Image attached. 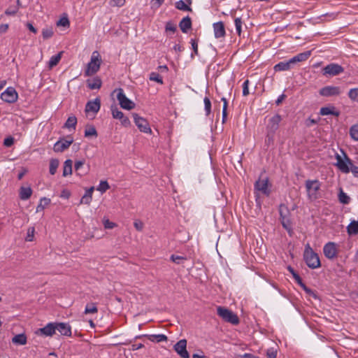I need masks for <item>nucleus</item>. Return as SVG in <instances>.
Segmentation results:
<instances>
[{
  "label": "nucleus",
  "mask_w": 358,
  "mask_h": 358,
  "mask_svg": "<svg viewBox=\"0 0 358 358\" xmlns=\"http://www.w3.org/2000/svg\"><path fill=\"white\" fill-rule=\"evenodd\" d=\"M63 52H59L58 54L53 55L50 57L48 62V67L49 69H52L54 66H57V64L61 60Z\"/></svg>",
  "instance_id": "obj_31"
},
{
  "label": "nucleus",
  "mask_w": 358,
  "mask_h": 358,
  "mask_svg": "<svg viewBox=\"0 0 358 358\" xmlns=\"http://www.w3.org/2000/svg\"><path fill=\"white\" fill-rule=\"evenodd\" d=\"M336 166L343 173H348L350 172V166L352 165L351 159L343 152V157L338 154L336 155Z\"/></svg>",
  "instance_id": "obj_7"
},
{
  "label": "nucleus",
  "mask_w": 358,
  "mask_h": 358,
  "mask_svg": "<svg viewBox=\"0 0 358 358\" xmlns=\"http://www.w3.org/2000/svg\"><path fill=\"white\" fill-rule=\"evenodd\" d=\"M338 199L341 203L348 204L350 202V197L342 190H340L338 194Z\"/></svg>",
  "instance_id": "obj_40"
},
{
  "label": "nucleus",
  "mask_w": 358,
  "mask_h": 358,
  "mask_svg": "<svg viewBox=\"0 0 358 358\" xmlns=\"http://www.w3.org/2000/svg\"><path fill=\"white\" fill-rule=\"evenodd\" d=\"M111 113L113 117L115 119L120 120L121 123L124 127H129L131 124L130 120L124 113L120 111L115 106H111Z\"/></svg>",
  "instance_id": "obj_12"
},
{
  "label": "nucleus",
  "mask_w": 358,
  "mask_h": 358,
  "mask_svg": "<svg viewBox=\"0 0 358 358\" xmlns=\"http://www.w3.org/2000/svg\"><path fill=\"white\" fill-rule=\"evenodd\" d=\"M98 312V308L95 303H91L87 304L85 309V314H94Z\"/></svg>",
  "instance_id": "obj_38"
},
{
  "label": "nucleus",
  "mask_w": 358,
  "mask_h": 358,
  "mask_svg": "<svg viewBox=\"0 0 358 358\" xmlns=\"http://www.w3.org/2000/svg\"><path fill=\"white\" fill-rule=\"evenodd\" d=\"M350 135L354 141H358V123L350 127Z\"/></svg>",
  "instance_id": "obj_39"
},
{
  "label": "nucleus",
  "mask_w": 358,
  "mask_h": 358,
  "mask_svg": "<svg viewBox=\"0 0 358 358\" xmlns=\"http://www.w3.org/2000/svg\"><path fill=\"white\" fill-rule=\"evenodd\" d=\"M255 190L264 195L268 196L271 192L268 178L266 177L259 178V180L255 183Z\"/></svg>",
  "instance_id": "obj_8"
},
{
  "label": "nucleus",
  "mask_w": 358,
  "mask_h": 358,
  "mask_svg": "<svg viewBox=\"0 0 358 358\" xmlns=\"http://www.w3.org/2000/svg\"><path fill=\"white\" fill-rule=\"evenodd\" d=\"M213 29L215 38H219L225 36L226 32L224 25L222 22L214 23Z\"/></svg>",
  "instance_id": "obj_21"
},
{
  "label": "nucleus",
  "mask_w": 358,
  "mask_h": 358,
  "mask_svg": "<svg viewBox=\"0 0 358 358\" xmlns=\"http://www.w3.org/2000/svg\"><path fill=\"white\" fill-rule=\"evenodd\" d=\"M101 79L97 76L87 80V87L91 90H99L101 87Z\"/></svg>",
  "instance_id": "obj_23"
},
{
  "label": "nucleus",
  "mask_w": 358,
  "mask_h": 358,
  "mask_svg": "<svg viewBox=\"0 0 358 358\" xmlns=\"http://www.w3.org/2000/svg\"><path fill=\"white\" fill-rule=\"evenodd\" d=\"M279 213L282 227L291 234L292 230V222L289 218L290 213L288 208L285 204H280L279 206Z\"/></svg>",
  "instance_id": "obj_5"
},
{
  "label": "nucleus",
  "mask_w": 358,
  "mask_h": 358,
  "mask_svg": "<svg viewBox=\"0 0 358 358\" xmlns=\"http://www.w3.org/2000/svg\"><path fill=\"white\" fill-rule=\"evenodd\" d=\"M36 334L40 336H52L55 334V322H50L44 327L38 329Z\"/></svg>",
  "instance_id": "obj_15"
},
{
  "label": "nucleus",
  "mask_w": 358,
  "mask_h": 358,
  "mask_svg": "<svg viewBox=\"0 0 358 358\" xmlns=\"http://www.w3.org/2000/svg\"><path fill=\"white\" fill-rule=\"evenodd\" d=\"M132 116L136 125L141 131L145 134H150L152 132L149 123L145 118L140 117L137 113H133Z\"/></svg>",
  "instance_id": "obj_9"
},
{
  "label": "nucleus",
  "mask_w": 358,
  "mask_h": 358,
  "mask_svg": "<svg viewBox=\"0 0 358 358\" xmlns=\"http://www.w3.org/2000/svg\"><path fill=\"white\" fill-rule=\"evenodd\" d=\"M55 331H58L61 335L71 336V327L69 324L64 322H55Z\"/></svg>",
  "instance_id": "obj_16"
},
{
  "label": "nucleus",
  "mask_w": 358,
  "mask_h": 358,
  "mask_svg": "<svg viewBox=\"0 0 358 358\" xmlns=\"http://www.w3.org/2000/svg\"><path fill=\"white\" fill-rule=\"evenodd\" d=\"M175 6L177 9L183 11H192V8L186 4L184 1L179 0L176 2Z\"/></svg>",
  "instance_id": "obj_35"
},
{
  "label": "nucleus",
  "mask_w": 358,
  "mask_h": 358,
  "mask_svg": "<svg viewBox=\"0 0 358 358\" xmlns=\"http://www.w3.org/2000/svg\"><path fill=\"white\" fill-rule=\"evenodd\" d=\"M70 196H71V193L67 189L62 190V192H61V195H60L61 197L64 198V199H69L70 197Z\"/></svg>",
  "instance_id": "obj_63"
},
{
  "label": "nucleus",
  "mask_w": 358,
  "mask_h": 358,
  "mask_svg": "<svg viewBox=\"0 0 358 358\" xmlns=\"http://www.w3.org/2000/svg\"><path fill=\"white\" fill-rule=\"evenodd\" d=\"M187 341L185 339L180 340L175 345L174 350L182 358H189V355L187 351Z\"/></svg>",
  "instance_id": "obj_14"
},
{
  "label": "nucleus",
  "mask_w": 358,
  "mask_h": 358,
  "mask_svg": "<svg viewBox=\"0 0 358 358\" xmlns=\"http://www.w3.org/2000/svg\"><path fill=\"white\" fill-rule=\"evenodd\" d=\"M8 29V24H3L0 25V34L5 33Z\"/></svg>",
  "instance_id": "obj_64"
},
{
  "label": "nucleus",
  "mask_w": 358,
  "mask_h": 358,
  "mask_svg": "<svg viewBox=\"0 0 358 358\" xmlns=\"http://www.w3.org/2000/svg\"><path fill=\"white\" fill-rule=\"evenodd\" d=\"M144 336L147 337L152 342L160 343L167 341L166 336L164 334L141 335L137 336L136 338H141Z\"/></svg>",
  "instance_id": "obj_22"
},
{
  "label": "nucleus",
  "mask_w": 358,
  "mask_h": 358,
  "mask_svg": "<svg viewBox=\"0 0 358 358\" xmlns=\"http://www.w3.org/2000/svg\"><path fill=\"white\" fill-rule=\"evenodd\" d=\"M321 95L322 96H332L338 94L337 91H320Z\"/></svg>",
  "instance_id": "obj_61"
},
{
  "label": "nucleus",
  "mask_w": 358,
  "mask_h": 358,
  "mask_svg": "<svg viewBox=\"0 0 358 358\" xmlns=\"http://www.w3.org/2000/svg\"><path fill=\"white\" fill-rule=\"evenodd\" d=\"M267 358H276L277 357V350L275 348H269L266 352Z\"/></svg>",
  "instance_id": "obj_53"
},
{
  "label": "nucleus",
  "mask_w": 358,
  "mask_h": 358,
  "mask_svg": "<svg viewBox=\"0 0 358 358\" xmlns=\"http://www.w3.org/2000/svg\"><path fill=\"white\" fill-rule=\"evenodd\" d=\"M73 142V139L72 137H69L68 139H62L58 141L57 143H55L53 150L56 152H64L65 150L69 148V147L72 144Z\"/></svg>",
  "instance_id": "obj_13"
},
{
  "label": "nucleus",
  "mask_w": 358,
  "mask_h": 358,
  "mask_svg": "<svg viewBox=\"0 0 358 358\" xmlns=\"http://www.w3.org/2000/svg\"><path fill=\"white\" fill-rule=\"evenodd\" d=\"M1 99L7 103H14L18 99L17 91H3L1 94Z\"/></svg>",
  "instance_id": "obj_17"
},
{
  "label": "nucleus",
  "mask_w": 358,
  "mask_h": 358,
  "mask_svg": "<svg viewBox=\"0 0 358 358\" xmlns=\"http://www.w3.org/2000/svg\"><path fill=\"white\" fill-rule=\"evenodd\" d=\"M53 35V31L52 28H45L42 31V36L44 39H48Z\"/></svg>",
  "instance_id": "obj_45"
},
{
  "label": "nucleus",
  "mask_w": 358,
  "mask_h": 358,
  "mask_svg": "<svg viewBox=\"0 0 358 358\" xmlns=\"http://www.w3.org/2000/svg\"><path fill=\"white\" fill-rule=\"evenodd\" d=\"M101 62L99 53L97 51H94L90 62L87 64L85 73L90 76L96 73L99 70Z\"/></svg>",
  "instance_id": "obj_4"
},
{
  "label": "nucleus",
  "mask_w": 358,
  "mask_h": 358,
  "mask_svg": "<svg viewBox=\"0 0 358 358\" xmlns=\"http://www.w3.org/2000/svg\"><path fill=\"white\" fill-rule=\"evenodd\" d=\"M204 105H205V110L206 113V115H209L210 113L211 110V103L210 99L208 97L204 98Z\"/></svg>",
  "instance_id": "obj_50"
},
{
  "label": "nucleus",
  "mask_w": 358,
  "mask_h": 358,
  "mask_svg": "<svg viewBox=\"0 0 358 358\" xmlns=\"http://www.w3.org/2000/svg\"><path fill=\"white\" fill-rule=\"evenodd\" d=\"M150 80H152V81L157 82L160 84H162V83H163L162 77L157 72H152L150 74Z\"/></svg>",
  "instance_id": "obj_42"
},
{
  "label": "nucleus",
  "mask_w": 358,
  "mask_h": 358,
  "mask_svg": "<svg viewBox=\"0 0 358 358\" xmlns=\"http://www.w3.org/2000/svg\"><path fill=\"white\" fill-rule=\"evenodd\" d=\"M103 224L106 229H113L117 226L115 222H110L108 219H103Z\"/></svg>",
  "instance_id": "obj_51"
},
{
  "label": "nucleus",
  "mask_w": 358,
  "mask_h": 358,
  "mask_svg": "<svg viewBox=\"0 0 358 358\" xmlns=\"http://www.w3.org/2000/svg\"><path fill=\"white\" fill-rule=\"evenodd\" d=\"M293 275H294V278H295L298 282H300V284H301V287H303V289H304V291H305L308 294H309L310 296H313L314 298H316V297H317V296H316L315 293V292H314L311 289H310V288L307 287L305 285H303V284H302V283L301 282V278H300V277H299L297 274H296V273H293Z\"/></svg>",
  "instance_id": "obj_34"
},
{
  "label": "nucleus",
  "mask_w": 358,
  "mask_h": 358,
  "mask_svg": "<svg viewBox=\"0 0 358 358\" xmlns=\"http://www.w3.org/2000/svg\"><path fill=\"white\" fill-rule=\"evenodd\" d=\"M134 226L136 229V230L141 231L143 230L144 224L143 222H141V220H136L134 222Z\"/></svg>",
  "instance_id": "obj_57"
},
{
  "label": "nucleus",
  "mask_w": 358,
  "mask_h": 358,
  "mask_svg": "<svg viewBox=\"0 0 358 358\" xmlns=\"http://www.w3.org/2000/svg\"><path fill=\"white\" fill-rule=\"evenodd\" d=\"M320 114L322 115H332L338 117L339 115V112L336 110L334 106H328V107H322L320 109Z\"/></svg>",
  "instance_id": "obj_29"
},
{
  "label": "nucleus",
  "mask_w": 358,
  "mask_h": 358,
  "mask_svg": "<svg viewBox=\"0 0 358 358\" xmlns=\"http://www.w3.org/2000/svg\"><path fill=\"white\" fill-rule=\"evenodd\" d=\"M323 252L324 256L329 259L336 257L338 254L336 244L334 242L327 243L324 246Z\"/></svg>",
  "instance_id": "obj_11"
},
{
  "label": "nucleus",
  "mask_w": 358,
  "mask_h": 358,
  "mask_svg": "<svg viewBox=\"0 0 358 358\" xmlns=\"http://www.w3.org/2000/svg\"><path fill=\"white\" fill-rule=\"evenodd\" d=\"M109 188H110V186L107 181H101L97 187V190L101 192V193H103L106 190H108Z\"/></svg>",
  "instance_id": "obj_41"
},
{
  "label": "nucleus",
  "mask_w": 358,
  "mask_h": 358,
  "mask_svg": "<svg viewBox=\"0 0 358 358\" xmlns=\"http://www.w3.org/2000/svg\"><path fill=\"white\" fill-rule=\"evenodd\" d=\"M165 30L166 31H171L172 33H175L176 31L177 30V27L173 22L169 21L166 23Z\"/></svg>",
  "instance_id": "obj_43"
},
{
  "label": "nucleus",
  "mask_w": 358,
  "mask_h": 358,
  "mask_svg": "<svg viewBox=\"0 0 358 358\" xmlns=\"http://www.w3.org/2000/svg\"><path fill=\"white\" fill-rule=\"evenodd\" d=\"M350 171L355 177H358V166H354L352 163V165L350 166Z\"/></svg>",
  "instance_id": "obj_60"
},
{
  "label": "nucleus",
  "mask_w": 358,
  "mask_h": 358,
  "mask_svg": "<svg viewBox=\"0 0 358 358\" xmlns=\"http://www.w3.org/2000/svg\"><path fill=\"white\" fill-rule=\"evenodd\" d=\"M50 203V199L46 197H43L40 200V203L38 205L36 208V211H42L44 210L45 207Z\"/></svg>",
  "instance_id": "obj_37"
},
{
  "label": "nucleus",
  "mask_w": 358,
  "mask_h": 358,
  "mask_svg": "<svg viewBox=\"0 0 358 358\" xmlns=\"http://www.w3.org/2000/svg\"><path fill=\"white\" fill-rule=\"evenodd\" d=\"M117 99L121 108L123 109L131 110L135 108L134 102L129 99L122 91H120V92L117 94Z\"/></svg>",
  "instance_id": "obj_10"
},
{
  "label": "nucleus",
  "mask_w": 358,
  "mask_h": 358,
  "mask_svg": "<svg viewBox=\"0 0 358 358\" xmlns=\"http://www.w3.org/2000/svg\"><path fill=\"white\" fill-rule=\"evenodd\" d=\"M344 68L338 64L331 63L321 69L322 76L326 78H331L343 73Z\"/></svg>",
  "instance_id": "obj_3"
},
{
  "label": "nucleus",
  "mask_w": 358,
  "mask_h": 358,
  "mask_svg": "<svg viewBox=\"0 0 358 358\" xmlns=\"http://www.w3.org/2000/svg\"><path fill=\"white\" fill-rule=\"evenodd\" d=\"M76 124H77L76 117L74 115L70 116V117H69L66 122H65L64 127L67 128V129L73 128V129H75Z\"/></svg>",
  "instance_id": "obj_33"
},
{
  "label": "nucleus",
  "mask_w": 358,
  "mask_h": 358,
  "mask_svg": "<svg viewBox=\"0 0 358 358\" xmlns=\"http://www.w3.org/2000/svg\"><path fill=\"white\" fill-rule=\"evenodd\" d=\"M349 235H355L358 233V221H352L347 227Z\"/></svg>",
  "instance_id": "obj_32"
},
{
  "label": "nucleus",
  "mask_w": 358,
  "mask_h": 358,
  "mask_svg": "<svg viewBox=\"0 0 358 358\" xmlns=\"http://www.w3.org/2000/svg\"><path fill=\"white\" fill-rule=\"evenodd\" d=\"M94 187H91L90 188L86 190L85 194L81 198L80 203L90 205L92 200V193L94 192Z\"/></svg>",
  "instance_id": "obj_27"
},
{
  "label": "nucleus",
  "mask_w": 358,
  "mask_h": 358,
  "mask_svg": "<svg viewBox=\"0 0 358 358\" xmlns=\"http://www.w3.org/2000/svg\"><path fill=\"white\" fill-rule=\"evenodd\" d=\"M32 194V189L30 187H21L20 189V198L22 200H27Z\"/></svg>",
  "instance_id": "obj_28"
},
{
  "label": "nucleus",
  "mask_w": 358,
  "mask_h": 358,
  "mask_svg": "<svg viewBox=\"0 0 358 358\" xmlns=\"http://www.w3.org/2000/svg\"><path fill=\"white\" fill-rule=\"evenodd\" d=\"M305 185L308 199L311 201L317 199L319 197V191L321 187L320 181L308 180L306 181Z\"/></svg>",
  "instance_id": "obj_2"
},
{
  "label": "nucleus",
  "mask_w": 358,
  "mask_h": 358,
  "mask_svg": "<svg viewBox=\"0 0 358 358\" xmlns=\"http://www.w3.org/2000/svg\"><path fill=\"white\" fill-rule=\"evenodd\" d=\"M236 33L240 36L241 34L242 20L240 17H236L234 20Z\"/></svg>",
  "instance_id": "obj_46"
},
{
  "label": "nucleus",
  "mask_w": 358,
  "mask_h": 358,
  "mask_svg": "<svg viewBox=\"0 0 358 358\" xmlns=\"http://www.w3.org/2000/svg\"><path fill=\"white\" fill-rule=\"evenodd\" d=\"M222 101L224 102L223 109H222V122H224L227 118V101L225 98H222Z\"/></svg>",
  "instance_id": "obj_52"
},
{
  "label": "nucleus",
  "mask_w": 358,
  "mask_h": 358,
  "mask_svg": "<svg viewBox=\"0 0 358 358\" xmlns=\"http://www.w3.org/2000/svg\"><path fill=\"white\" fill-rule=\"evenodd\" d=\"M84 161H77L75 163L74 168L76 171H78L84 165Z\"/></svg>",
  "instance_id": "obj_62"
},
{
  "label": "nucleus",
  "mask_w": 358,
  "mask_h": 358,
  "mask_svg": "<svg viewBox=\"0 0 358 358\" xmlns=\"http://www.w3.org/2000/svg\"><path fill=\"white\" fill-rule=\"evenodd\" d=\"M12 343L17 345H24L27 343V337L24 333L16 334L13 337Z\"/></svg>",
  "instance_id": "obj_26"
},
{
  "label": "nucleus",
  "mask_w": 358,
  "mask_h": 358,
  "mask_svg": "<svg viewBox=\"0 0 358 358\" xmlns=\"http://www.w3.org/2000/svg\"><path fill=\"white\" fill-rule=\"evenodd\" d=\"M72 160L66 159L63 166V176L66 177L72 174Z\"/></svg>",
  "instance_id": "obj_30"
},
{
  "label": "nucleus",
  "mask_w": 358,
  "mask_h": 358,
  "mask_svg": "<svg viewBox=\"0 0 358 358\" xmlns=\"http://www.w3.org/2000/svg\"><path fill=\"white\" fill-rule=\"evenodd\" d=\"M217 315L224 321L233 324H237L239 322L238 316L230 310L219 306L217 308Z\"/></svg>",
  "instance_id": "obj_6"
},
{
  "label": "nucleus",
  "mask_w": 358,
  "mask_h": 358,
  "mask_svg": "<svg viewBox=\"0 0 358 358\" xmlns=\"http://www.w3.org/2000/svg\"><path fill=\"white\" fill-rule=\"evenodd\" d=\"M17 8L15 7H9L5 11V14L7 15H14L17 13Z\"/></svg>",
  "instance_id": "obj_56"
},
{
  "label": "nucleus",
  "mask_w": 358,
  "mask_h": 358,
  "mask_svg": "<svg viewBox=\"0 0 358 358\" xmlns=\"http://www.w3.org/2000/svg\"><path fill=\"white\" fill-rule=\"evenodd\" d=\"M34 233H35L34 227L28 228L25 241H29V242L32 241L34 239Z\"/></svg>",
  "instance_id": "obj_44"
},
{
  "label": "nucleus",
  "mask_w": 358,
  "mask_h": 358,
  "mask_svg": "<svg viewBox=\"0 0 358 358\" xmlns=\"http://www.w3.org/2000/svg\"><path fill=\"white\" fill-rule=\"evenodd\" d=\"M57 26L67 27L69 25V20L67 17H62L57 23Z\"/></svg>",
  "instance_id": "obj_54"
},
{
  "label": "nucleus",
  "mask_w": 358,
  "mask_h": 358,
  "mask_svg": "<svg viewBox=\"0 0 358 358\" xmlns=\"http://www.w3.org/2000/svg\"><path fill=\"white\" fill-rule=\"evenodd\" d=\"M179 27L183 33H187L192 28V20L189 16L182 19L179 23Z\"/></svg>",
  "instance_id": "obj_25"
},
{
  "label": "nucleus",
  "mask_w": 358,
  "mask_h": 358,
  "mask_svg": "<svg viewBox=\"0 0 358 358\" xmlns=\"http://www.w3.org/2000/svg\"><path fill=\"white\" fill-rule=\"evenodd\" d=\"M100 106V99L99 98H96L94 101H90L87 103L85 106V112H92L94 113H96L99 110Z\"/></svg>",
  "instance_id": "obj_18"
},
{
  "label": "nucleus",
  "mask_w": 358,
  "mask_h": 358,
  "mask_svg": "<svg viewBox=\"0 0 358 358\" xmlns=\"http://www.w3.org/2000/svg\"><path fill=\"white\" fill-rule=\"evenodd\" d=\"M348 95L352 100L358 101V91H349Z\"/></svg>",
  "instance_id": "obj_59"
},
{
  "label": "nucleus",
  "mask_w": 358,
  "mask_h": 358,
  "mask_svg": "<svg viewBox=\"0 0 358 358\" xmlns=\"http://www.w3.org/2000/svg\"><path fill=\"white\" fill-rule=\"evenodd\" d=\"M59 162L57 159H51L50 161V173L55 175L59 166Z\"/></svg>",
  "instance_id": "obj_36"
},
{
  "label": "nucleus",
  "mask_w": 358,
  "mask_h": 358,
  "mask_svg": "<svg viewBox=\"0 0 358 358\" xmlns=\"http://www.w3.org/2000/svg\"><path fill=\"white\" fill-rule=\"evenodd\" d=\"M171 260L177 264H180L181 263V261L186 260V257H182V256L172 255L171 256Z\"/></svg>",
  "instance_id": "obj_49"
},
{
  "label": "nucleus",
  "mask_w": 358,
  "mask_h": 358,
  "mask_svg": "<svg viewBox=\"0 0 358 358\" xmlns=\"http://www.w3.org/2000/svg\"><path fill=\"white\" fill-rule=\"evenodd\" d=\"M310 51H306L301 53H299L294 57L291 58V61L292 62L293 65L294 66L299 62L306 61L310 56Z\"/></svg>",
  "instance_id": "obj_24"
},
{
  "label": "nucleus",
  "mask_w": 358,
  "mask_h": 358,
  "mask_svg": "<svg viewBox=\"0 0 358 358\" xmlns=\"http://www.w3.org/2000/svg\"><path fill=\"white\" fill-rule=\"evenodd\" d=\"M304 259L308 267L311 268H317L320 266V258L309 245H307L304 251Z\"/></svg>",
  "instance_id": "obj_1"
},
{
  "label": "nucleus",
  "mask_w": 358,
  "mask_h": 358,
  "mask_svg": "<svg viewBox=\"0 0 358 358\" xmlns=\"http://www.w3.org/2000/svg\"><path fill=\"white\" fill-rule=\"evenodd\" d=\"M126 0H110L109 5L110 6L122 7L124 5Z\"/></svg>",
  "instance_id": "obj_47"
},
{
  "label": "nucleus",
  "mask_w": 358,
  "mask_h": 358,
  "mask_svg": "<svg viewBox=\"0 0 358 358\" xmlns=\"http://www.w3.org/2000/svg\"><path fill=\"white\" fill-rule=\"evenodd\" d=\"M190 43L192 45V48L193 49L194 53L195 55H198V43L197 41L194 39H191Z\"/></svg>",
  "instance_id": "obj_58"
},
{
  "label": "nucleus",
  "mask_w": 358,
  "mask_h": 358,
  "mask_svg": "<svg viewBox=\"0 0 358 358\" xmlns=\"http://www.w3.org/2000/svg\"><path fill=\"white\" fill-rule=\"evenodd\" d=\"M85 136L86 137L88 136H96L97 132L96 129L94 127H91L90 128L87 129L85 131Z\"/></svg>",
  "instance_id": "obj_48"
},
{
  "label": "nucleus",
  "mask_w": 358,
  "mask_h": 358,
  "mask_svg": "<svg viewBox=\"0 0 358 358\" xmlns=\"http://www.w3.org/2000/svg\"><path fill=\"white\" fill-rule=\"evenodd\" d=\"M281 120L282 117L280 115H275L269 120L267 128L273 132L275 131L278 129L279 124Z\"/></svg>",
  "instance_id": "obj_20"
},
{
  "label": "nucleus",
  "mask_w": 358,
  "mask_h": 358,
  "mask_svg": "<svg viewBox=\"0 0 358 358\" xmlns=\"http://www.w3.org/2000/svg\"><path fill=\"white\" fill-rule=\"evenodd\" d=\"M294 67V65L292 64V62L291 61V59L287 61H282L278 64H276L273 69L275 71H288L290 70Z\"/></svg>",
  "instance_id": "obj_19"
},
{
  "label": "nucleus",
  "mask_w": 358,
  "mask_h": 358,
  "mask_svg": "<svg viewBox=\"0 0 358 358\" xmlns=\"http://www.w3.org/2000/svg\"><path fill=\"white\" fill-rule=\"evenodd\" d=\"M14 143V138L11 136L7 137L3 141L6 147H10Z\"/></svg>",
  "instance_id": "obj_55"
}]
</instances>
